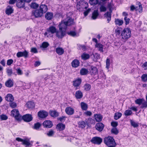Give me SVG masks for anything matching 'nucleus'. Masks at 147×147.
<instances>
[{
    "label": "nucleus",
    "instance_id": "1",
    "mask_svg": "<svg viewBox=\"0 0 147 147\" xmlns=\"http://www.w3.org/2000/svg\"><path fill=\"white\" fill-rule=\"evenodd\" d=\"M48 8L45 5H41L38 9L33 10L32 12V15L35 18L41 17L43 13H45L47 10Z\"/></svg>",
    "mask_w": 147,
    "mask_h": 147
},
{
    "label": "nucleus",
    "instance_id": "2",
    "mask_svg": "<svg viewBox=\"0 0 147 147\" xmlns=\"http://www.w3.org/2000/svg\"><path fill=\"white\" fill-rule=\"evenodd\" d=\"M104 142L108 147H115L117 145L113 138L110 136L106 137L104 139Z\"/></svg>",
    "mask_w": 147,
    "mask_h": 147
},
{
    "label": "nucleus",
    "instance_id": "3",
    "mask_svg": "<svg viewBox=\"0 0 147 147\" xmlns=\"http://www.w3.org/2000/svg\"><path fill=\"white\" fill-rule=\"evenodd\" d=\"M131 31L129 28H125L122 31L121 34V38L123 40H126L131 36Z\"/></svg>",
    "mask_w": 147,
    "mask_h": 147
},
{
    "label": "nucleus",
    "instance_id": "4",
    "mask_svg": "<svg viewBox=\"0 0 147 147\" xmlns=\"http://www.w3.org/2000/svg\"><path fill=\"white\" fill-rule=\"evenodd\" d=\"M88 6V3L84 1H81L77 3L76 7L79 11H82L84 9H87Z\"/></svg>",
    "mask_w": 147,
    "mask_h": 147
},
{
    "label": "nucleus",
    "instance_id": "5",
    "mask_svg": "<svg viewBox=\"0 0 147 147\" xmlns=\"http://www.w3.org/2000/svg\"><path fill=\"white\" fill-rule=\"evenodd\" d=\"M11 115L14 117L15 119L18 121H20L21 119V116L20 115L18 110L14 109L11 111Z\"/></svg>",
    "mask_w": 147,
    "mask_h": 147
},
{
    "label": "nucleus",
    "instance_id": "6",
    "mask_svg": "<svg viewBox=\"0 0 147 147\" xmlns=\"http://www.w3.org/2000/svg\"><path fill=\"white\" fill-rule=\"evenodd\" d=\"M130 10L131 11H137L140 12H142V8L141 4L140 3H139L135 6L133 5H131L130 6Z\"/></svg>",
    "mask_w": 147,
    "mask_h": 147
},
{
    "label": "nucleus",
    "instance_id": "7",
    "mask_svg": "<svg viewBox=\"0 0 147 147\" xmlns=\"http://www.w3.org/2000/svg\"><path fill=\"white\" fill-rule=\"evenodd\" d=\"M16 140L18 142H22L23 145L25 146L26 147H30L31 145L30 143V140L28 139L23 140L19 138H17Z\"/></svg>",
    "mask_w": 147,
    "mask_h": 147
},
{
    "label": "nucleus",
    "instance_id": "8",
    "mask_svg": "<svg viewBox=\"0 0 147 147\" xmlns=\"http://www.w3.org/2000/svg\"><path fill=\"white\" fill-rule=\"evenodd\" d=\"M66 32L65 30L59 29L56 33V36L58 38L62 39L66 35Z\"/></svg>",
    "mask_w": 147,
    "mask_h": 147
},
{
    "label": "nucleus",
    "instance_id": "9",
    "mask_svg": "<svg viewBox=\"0 0 147 147\" xmlns=\"http://www.w3.org/2000/svg\"><path fill=\"white\" fill-rule=\"evenodd\" d=\"M91 142L92 143L99 145L102 142V139L98 137H94L91 140Z\"/></svg>",
    "mask_w": 147,
    "mask_h": 147
},
{
    "label": "nucleus",
    "instance_id": "10",
    "mask_svg": "<svg viewBox=\"0 0 147 147\" xmlns=\"http://www.w3.org/2000/svg\"><path fill=\"white\" fill-rule=\"evenodd\" d=\"M48 115V113L44 110L40 111L38 113V117L40 118H44L47 117Z\"/></svg>",
    "mask_w": 147,
    "mask_h": 147
},
{
    "label": "nucleus",
    "instance_id": "11",
    "mask_svg": "<svg viewBox=\"0 0 147 147\" xmlns=\"http://www.w3.org/2000/svg\"><path fill=\"white\" fill-rule=\"evenodd\" d=\"M28 52L26 50H25L23 52H18L16 54V56L18 58L21 57L26 58L28 57Z\"/></svg>",
    "mask_w": 147,
    "mask_h": 147
},
{
    "label": "nucleus",
    "instance_id": "12",
    "mask_svg": "<svg viewBox=\"0 0 147 147\" xmlns=\"http://www.w3.org/2000/svg\"><path fill=\"white\" fill-rule=\"evenodd\" d=\"M53 125L52 122L51 121L47 120L45 121L43 123V125L46 128H51Z\"/></svg>",
    "mask_w": 147,
    "mask_h": 147
},
{
    "label": "nucleus",
    "instance_id": "13",
    "mask_svg": "<svg viewBox=\"0 0 147 147\" xmlns=\"http://www.w3.org/2000/svg\"><path fill=\"white\" fill-rule=\"evenodd\" d=\"M67 26V25L65 24L64 20L62 21L58 26L59 30H65V31Z\"/></svg>",
    "mask_w": 147,
    "mask_h": 147
},
{
    "label": "nucleus",
    "instance_id": "14",
    "mask_svg": "<svg viewBox=\"0 0 147 147\" xmlns=\"http://www.w3.org/2000/svg\"><path fill=\"white\" fill-rule=\"evenodd\" d=\"M104 127V125L100 122L97 123L95 126L96 129L100 131H101L103 130Z\"/></svg>",
    "mask_w": 147,
    "mask_h": 147
},
{
    "label": "nucleus",
    "instance_id": "15",
    "mask_svg": "<svg viewBox=\"0 0 147 147\" xmlns=\"http://www.w3.org/2000/svg\"><path fill=\"white\" fill-rule=\"evenodd\" d=\"M22 119L26 121L30 122L32 120V117L31 115L30 114H26L23 116Z\"/></svg>",
    "mask_w": 147,
    "mask_h": 147
},
{
    "label": "nucleus",
    "instance_id": "16",
    "mask_svg": "<svg viewBox=\"0 0 147 147\" xmlns=\"http://www.w3.org/2000/svg\"><path fill=\"white\" fill-rule=\"evenodd\" d=\"M67 26H70L73 24V20L69 17H68L64 20Z\"/></svg>",
    "mask_w": 147,
    "mask_h": 147
},
{
    "label": "nucleus",
    "instance_id": "17",
    "mask_svg": "<svg viewBox=\"0 0 147 147\" xmlns=\"http://www.w3.org/2000/svg\"><path fill=\"white\" fill-rule=\"evenodd\" d=\"M65 111L67 115H71L74 114V109L73 108L70 107H68L66 108Z\"/></svg>",
    "mask_w": 147,
    "mask_h": 147
},
{
    "label": "nucleus",
    "instance_id": "18",
    "mask_svg": "<svg viewBox=\"0 0 147 147\" xmlns=\"http://www.w3.org/2000/svg\"><path fill=\"white\" fill-rule=\"evenodd\" d=\"M90 73L91 75H95L98 73V70L96 67L91 66L90 68Z\"/></svg>",
    "mask_w": 147,
    "mask_h": 147
},
{
    "label": "nucleus",
    "instance_id": "19",
    "mask_svg": "<svg viewBox=\"0 0 147 147\" xmlns=\"http://www.w3.org/2000/svg\"><path fill=\"white\" fill-rule=\"evenodd\" d=\"M73 85L76 88L75 89H78V87L79 86L81 82V80L80 79H78L73 82Z\"/></svg>",
    "mask_w": 147,
    "mask_h": 147
},
{
    "label": "nucleus",
    "instance_id": "20",
    "mask_svg": "<svg viewBox=\"0 0 147 147\" xmlns=\"http://www.w3.org/2000/svg\"><path fill=\"white\" fill-rule=\"evenodd\" d=\"M95 47L98 49V51L101 53L104 52L103 50V45L102 44L98 43L96 44L95 45Z\"/></svg>",
    "mask_w": 147,
    "mask_h": 147
},
{
    "label": "nucleus",
    "instance_id": "21",
    "mask_svg": "<svg viewBox=\"0 0 147 147\" xmlns=\"http://www.w3.org/2000/svg\"><path fill=\"white\" fill-rule=\"evenodd\" d=\"M5 100L8 102H12L14 100V97L11 94H8L5 97Z\"/></svg>",
    "mask_w": 147,
    "mask_h": 147
},
{
    "label": "nucleus",
    "instance_id": "22",
    "mask_svg": "<svg viewBox=\"0 0 147 147\" xmlns=\"http://www.w3.org/2000/svg\"><path fill=\"white\" fill-rule=\"evenodd\" d=\"M55 51L59 55H61L64 53V51L62 48L58 47L56 49Z\"/></svg>",
    "mask_w": 147,
    "mask_h": 147
},
{
    "label": "nucleus",
    "instance_id": "23",
    "mask_svg": "<svg viewBox=\"0 0 147 147\" xmlns=\"http://www.w3.org/2000/svg\"><path fill=\"white\" fill-rule=\"evenodd\" d=\"M49 115L53 117H56L59 115V113L56 111L51 110L49 111Z\"/></svg>",
    "mask_w": 147,
    "mask_h": 147
},
{
    "label": "nucleus",
    "instance_id": "24",
    "mask_svg": "<svg viewBox=\"0 0 147 147\" xmlns=\"http://www.w3.org/2000/svg\"><path fill=\"white\" fill-rule=\"evenodd\" d=\"M112 12H111L110 11H107L105 13L104 15L105 17L107 19V21L108 22L111 20V13Z\"/></svg>",
    "mask_w": 147,
    "mask_h": 147
},
{
    "label": "nucleus",
    "instance_id": "25",
    "mask_svg": "<svg viewBox=\"0 0 147 147\" xmlns=\"http://www.w3.org/2000/svg\"><path fill=\"white\" fill-rule=\"evenodd\" d=\"M65 128V125L61 123L58 124L57 125V128L59 131L63 130Z\"/></svg>",
    "mask_w": 147,
    "mask_h": 147
},
{
    "label": "nucleus",
    "instance_id": "26",
    "mask_svg": "<svg viewBox=\"0 0 147 147\" xmlns=\"http://www.w3.org/2000/svg\"><path fill=\"white\" fill-rule=\"evenodd\" d=\"M83 96V94L80 90H78L75 93V97L77 99L81 98Z\"/></svg>",
    "mask_w": 147,
    "mask_h": 147
},
{
    "label": "nucleus",
    "instance_id": "27",
    "mask_svg": "<svg viewBox=\"0 0 147 147\" xmlns=\"http://www.w3.org/2000/svg\"><path fill=\"white\" fill-rule=\"evenodd\" d=\"M53 13L50 12H47L45 15V17L46 19L49 20L53 18Z\"/></svg>",
    "mask_w": 147,
    "mask_h": 147
},
{
    "label": "nucleus",
    "instance_id": "28",
    "mask_svg": "<svg viewBox=\"0 0 147 147\" xmlns=\"http://www.w3.org/2000/svg\"><path fill=\"white\" fill-rule=\"evenodd\" d=\"M80 62L77 59H74L71 63V65L73 67H77L79 65Z\"/></svg>",
    "mask_w": 147,
    "mask_h": 147
},
{
    "label": "nucleus",
    "instance_id": "29",
    "mask_svg": "<svg viewBox=\"0 0 147 147\" xmlns=\"http://www.w3.org/2000/svg\"><path fill=\"white\" fill-rule=\"evenodd\" d=\"M49 31L51 32L53 34L55 33H56L57 30V28L53 26H51L48 28Z\"/></svg>",
    "mask_w": 147,
    "mask_h": 147
},
{
    "label": "nucleus",
    "instance_id": "30",
    "mask_svg": "<svg viewBox=\"0 0 147 147\" xmlns=\"http://www.w3.org/2000/svg\"><path fill=\"white\" fill-rule=\"evenodd\" d=\"M16 5L19 8L23 7H24V2L22 0H18L16 3Z\"/></svg>",
    "mask_w": 147,
    "mask_h": 147
},
{
    "label": "nucleus",
    "instance_id": "31",
    "mask_svg": "<svg viewBox=\"0 0 147 147\" xmlns=\"http://www.w3.org/2000/svg\"><path fill=\"white\" fill-rule=\"evenodd\" d=\"M107 7L109 9V11L111 12H112L114 8L112 1H111L110 3H108Z\"/></svg>",
    "mask_w": 147,
    "mask_h": 147
},
{
    "label": "nucleus",
    "instance_id": "32",
    "mask_svg": "<svg viewBox=\"0 0 147 147\" xmlns=\"http://www.w3.org/2000/svg\"><path fill=\"white\" fill-rule=\"evenodd\" d=\"M86 124L88 125H89L92 124H95V121L91 118H89L87 120H86Z\"/></svg>",
    "mask_w": 147,
    "mask_h": 147
},
{
    "label": "nucleus",
    "instance_id": "33",
    "mask_svg": "<svg viewBox=\"0 0 147 147\" xmlns=\"http://www.w3.org/2000/svg\"><path fill=\"white\" fill-rule=\"evenodd\" d=\"M13 81L11 79L8 80L5 83L6 86L8 87H11L13 85Z\"/></svg>",
    "mask_w": 147,
    "mask_h": 147
},
{
    "label": "nucleus",
    "instance_id": "34",
    "mask_svg": "<svg viewBox=\"0 0 147 147\" xmlns=\"http://www.w3.org/2000/svg\"><path fill=\"white\" fill-rule=\"evenodd\" d=\"M13 9L10 6H8L6 8L5 11L6 14L8 15H10L12 13Z\"/></svg>",
    "mask_w": 147,
    "mask_h": 147
},
{
    "label": "nucleus",
    "instance_id": "35",
    "mask_svg": "<svg viewBox=\"0 0 147 147\" xmlns=\"http://www.w3.org/2000/svg\"><path fill=\"white\" fill-rule=\"evenodd\" d=\"M67 34L69 35L73 36H79L78 34L74 31H70L67 32Z\"/></svg>",
    "mask_w": 147,
    "mask_h": 147
},
{
    "label": "nucleus",
    "instance_id": "36",
    "mask_svg": "<svg viewBox=\"0 0 147 147\" xmlns=\"http://www.w3.org/2000/svg\"><path fill=\"white\" fill-rule=\"evenodd\" d=\"M98 15V10H95L93 11L92 16V18L93 20L96 19Z\"/></svg>",
    "mask_w": 147,
    "mask_h": 147
},
{
    "label": "nucleus",
    "instance_id": "37",
    "mask_svg": "<svg viewBox=\"0 0 147 147\" xmlns=\"http://www.w3.org/2000/svg\"><path fill=\"white\" fill-rule=\"evenodd\" d=\"M94 116L95 119L97 121L99 122L102 120V117L100 115L96 114Z\"/></svg>",
    "mask_w": 147,
    "mask_h": 147
},
{
    "label": "nucleus",
    "instance_id": "38",
    "mask_svg": "<svg viewBox=\"0 0 147 147\" xmlns=\"http://www.w3.org/2000/svg\"><path fill=\"white\" fill-rule=\"evenodd\" d=\"M79 126L82 128H84L86 126V123L84 121H80L78 123Z\"/></svg>",
    "mask_w": 147,
    "mask_h": 147
},
{
    "label": "nucleus",
    "instance_id": "39",
    "mask_svg": "<svg viewBox=\"0 0 147 147\" xmlns=\"http://www.w3.org/2000/svg\"><path fill=\"white\" fill-rule=\"evenodd\" d=\"M90 56L89 54L86 53H83L81 55L82 59L86 60L90 58Z\"/></svg>",
    "mask_w": 147,
    "mask_h": 147
},
{
    "label": "nucleus",
    "instance_id": "40",
    "mask_svg": "<svg viewBox=\"0 0 147 147\" xmlns=\"http://www.w3.org/2000/svg\"><path fill=\"white\" fill-rule=\"evenodd\" d=\"M81 107L83 110H86L88 108V105L86 103L82 102L80 104Z\"/></svg>",
    "mask_w": 147,
    "mask_h": 147
},
{
    "label": "nucleus",
    "instance_id": "41",
    "mask_svg": "<svg viewBox=\"0 0 147 147\" xmlns=\"http://www.w3.org/2000/svg\"><path fill=\"white\" fill-rule=\"evenodd\" d=\"M26 105L29 108H33L34 107V104L32 101L28 102L26 104Z\"/></svg>",
    "mask_w": 147,
    "mask_h": 147
},
{
    "label": "nucleus",
    "instance_id": "42",
    "mask_svg": "<svg viewBox=\"0 0 147 147\" xmlns=\"http://www.w3.org/2000/svg\"><path fill=\"white\" fill-rule=\"evenodd\" d=\"M83 87L84 90L86 91H88L90 90L91 86L89 84H86L84 85Z\"/></svg>",
    "mask_w": 147,
    "mask_h": 147
},
{
    "label": "nucleus",
    "instance_id": "43",
    "mask_svg": "<svg viewBox=\"0 0 147 147\" xmlns=\"http://www.w3.org/2000/svg\"><path fill=\"white\" fill-rule=\"evenodd\" d=\"M45 36H47V37L49 38V37H52L53 34L49 31L48 29H47V32H46L44 34Z\"/></svg>",
    "mask_w": 147,
    "mask_h": 147
},
{
    "label": "nucleus",
    "instance_id": "44",
    "mask_svg": "<svg viewBox=\"0 0 147 147\" xmlns=\"http://www.w3.org/2000/svg\"><path fill=\"white\" fill-rule=\"evenodd\" d=\"M89 3L92 5H95L98 4V0H89Z\"/></svg>",
    "mask_w": 147,
    "mask_h": 147
},
{
    "label": "nucleus",
    "instance_id": "45",
    "mask_svg": "<svg viewBox=\"0 0 147 147\" xmlns=\"http://www.w3.org/2000/svg\"><path fill=\"white\" fill-rule=\"evenodd\" d=\"M122 114L121 113H115L114 116V118L115 120H117L120 118Z\"/></svg>",
    "mask_w": 147,
    "mask_h": 147
},
{
    "label": "nucleus",
    "instance_id": "46",
    "mask_svg": "<svg viewBox=\"0 0 147 147\" xmlns=\"http://www.w3.org/2000/svg\"><path fill=\"white\" fill-rule=\"evenodd\" d=\"M88 70L85 68L82 69L80 71V73L82 75H85L88 73Z\"/></svg>",
    "mask_w": 147,
    "mask_h": 147
},
{
    "label": "nucleus",
    "instance_id": "47",
    "mask_svg": "<svg viewBox=\"0 0 147 147\" xmlns=\"http://www.w3.org/2000/svg\"><path fill=\"white\" fill-rule=\"evenodd\" d=\"M115 22L116 24L119 26H121L123 24V22L122 20L117 19L115 20Z\"/></svg>",
    "mask_w": 147,
    "mask_h": 147
},
{
    "label": "nucleus",
    "instance_id": "48",
    "mask_svg": "<svg viewBox=\"0 0 147 147\" xmlns=\"http://www.w3.org/2000/svg\"><path fill=\"white\" fill-rule=\"evenodd\" d=\"M49 45V44L48 42H45L42 43L41 45L40 46V47L43 48H47Z\"/></svg>",
    "mask_w": 147,
    "mask_h": 147
},
{
    "label": "nucleus",
    "instance_id": "49",
    "mask_svg": "<svg viewBox=\"0 0 147 147\" xmlns=\"http://www.w3.org/2000/svg\"><path fill=\"white\" fill-rule=\"evenodd\" d=\"M99 9L101 12H104L107 10V7L104 5H102L100 6Z\"/></svg>",
    "mask_w": 147,
    "mask_h": 147
},
{
    "label": "nucleus",
    "instance_id": "50",
    "mask_svg": "<svg viewBox=\"0 0 147 147\" xmlns=\"http://www.w3.org/2000/svg\"><path fill=\"white\" fill-rule=\"evenodd\" d=\"M130 122L131 125L134 127H137L139 126L138 123H136L132 120H130Z\"/></svg>",
    "mask_w": 147,
    "mask_h": 147
},
{
    "label": "nucleus",
    "instance_id": "51",
    "mask_svg": "<svg viewBox=\"0 0 147 147\" xmlns=\"http://www.w3.org/2000/svg\"><path fill=\"white\" fill-rule=\"evenodd\" d=\"M141 78L142 81L145 82L147 81V74H144L142 76Z\"/></svg>",
    "mask_w": 147,
    "mask_h": 147
},
{
    "label": "nucleus",
    "instance_id": "52",
    "mask_svg": "<svg viewBox=\"0 0 147 147\" xmlns=\"http://www.w3.org/2000/svg\"><path fill=\"white\" fill-rule=\"evenodd\" d=\"M6 72L8 76H10L13 73L12 69L7 68L6 69Z\"/></svg>",
    "mask_w": 147,
    "mask_h": 147
},
{
    "label": "nucleus",
    "instance_id": "53",
    "mask_svg": "<svg viewBox=\"0 0 147 147\" xmlns=\"http://www.w3.org/2000/svg\"><path fill=\"white\" fill-rule=\"evenodd\" d=\"M144 99H138L135 100V102L136 104L140 105H141Z\"/></svg>",
    "mask_w": 147,
    "mask_h": 147
},
{
    "label": "nucleus",
    "instance_id": "54",
    "mask_svg": "<svg viewBox=\"0 0 147 147\" xmlns=\"http://www.w3.org/2000/svg\"><path fill=\"white\" fill-rule=\"evenodd\" d=\"M147 107V101L143 99V102L141 105V107L142 108H146Z\"/></svg>",
    "mask_w": 147,
    "mask_h": 147
},
{
    "label": "nucleus",
    "instance_id": "55",
    "mask_svg": "<svg viewBox=\"0 0 147 147\" xmlns=\"http://www.w3.org/2000/svg\"><path fill=\"white\" fill-rule=\"evenodd\" d=\"M30 6L31 8L35 9L38 7V5L35 3H32Z\"/></svg>",
    "mask_w": 147,
    "mask_h": 147
},
{
    "label": "nucleus",
    "instance_id": "56",
    "mask_svg": "<svg viewBox=\"0 0 147 147\" xmlns=\"http://www.w3.org/2000/svg\"><path fill=\"white\" fill-rule=\"evenodd\" d=\"M132 111L130 110H126L124 113L125 115L126 116L131 115L132 114Z\"/></svg>",
    "mask_w": 147,
    "mask_h": 147
},
{
    "label": "nucleus",
    "instance_id": "57",
    "mask_svg": "<svg viewBox=\"0 0 147 147\" xmlns=\"http://www.w3.org/2000/svg\"><path fill=\"white\" fill-rule=\"evenodd\" d=\"M41 126V124L39 123H37L34 124V128L36 129L37 130L39 129Z\"/></svg>",
    "mask_w": 147,
    "mask_h": 147
},
{
    "label": "nucleus",
    "instance_id": "58",
    "mask_svg": "<svg viewBox=\"0 0 147 147\" xmlns=\"http://www.w3.org/2000/svg\"><path fill=\"white\" fill-rule=\"evenodd\" d=\"M111 132L112 133L115 134H117L118 132V130H117V128H113L111 130Z\"/></svg>",
    "mask_w": 147,
    "mask_h": 147
},
{
    "label": "nucleus",
    "instance_id": "59",
    "mask_svg": "<svg viewBox=\"0 0 147 147\" xmlns=\"http://www.w3.org/2000/svg\"><path fill=\"white\" fill-rule=\"evenodd\" d=\"M110 64V59L107 58L106 61V67L107 69H109Z\"/></svg>",
    "mask_w": 147,
    "mask_h": 147
},
{
    "label": "nucleus",
    "instance_id": "60",
    "mask_svg": "<svg viewBox=\"0 0 147 147\" xmlns=\"http://www.w3.org/2000/svg\"><path fill=\"white\" fill-rule=\"evenodd\" d=\"M0 118L2 120H5L8 119L7 117L5 115L2 114L0 116Z\"/></svg>",
    "mask_w": 147,
    "mask_h": 147
},
{
    "label": "nucleus",
    "instance_id": "61",
    "mask_svg": "<svg viewBox=\"0 0 147 147\" xmlns=\"http://www.w3.org/2000/svg\"><path fill=\"white\" fill-rule=\"evenodd\" d=\"M10 106L12 108H15L17 106V104L16 103L14 102H11L9 103Z\"/></svg>",
    "mask_w": 147,
    "mask_h": 147
},
{
    "label": "nucleus",
    "instance_id": "62",
    "mask_svg": "<svg viewBox=\"0 0 147 147\" xmlns=\"http://www.w3.org/2000/svg\"><path fill=\"white\" fill-rule=\"evenodd\" d=\"M54 132L52 130L49 131L47 133V135L49 136H52L54 134Z\"/></svg>",
    "mask_w": 147,
    "mask_h": 147
},
{
    "label": "nucleus",
    "instance_id": "63",
    "mask_svg": "<svg viewBox=\"0 0 147 147\" xmlns=\"http://www.w3.org/2000/svg\"><path fill=\"white\" fill-rule=\"evenodd\" d=\"M13 59H8L7 61V64L8 65H10L12 64L13 63Z\"/></svg>",
    "mask_w": 147,
    "mask_h": 147
},
{
    "label": "nucleus",
    "instance_id": "64",
    "mask_svg": "<svg viewBox=\"0 0 147 147\" xmlns=\"http://www.w3.org/2000/svg\"><path fill=\"white\" fill-rule=\"evenodd\" d=\"M124 19L126 25H127L129 24L130 21V19L129 18H127V17H125Z\"/></svg>",
    "mask_w": 147,
    "mask_h": 147
}]
</instances>
